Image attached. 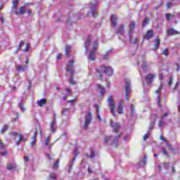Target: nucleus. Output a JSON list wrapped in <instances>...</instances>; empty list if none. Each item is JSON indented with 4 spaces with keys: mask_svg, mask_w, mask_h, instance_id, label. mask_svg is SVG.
Wrapping results in <instances>:
<instances>
[{
    "mask_svg": "<svg viewBox=\"0 0 180 180\" xmlns=\"http://www.w3.org/2000/svg\"><path fill=\"white\" fill-rule=\"evenodd\" d=\"M122 136H123V132H121L120 134L115 136L113 140H112V136H105L103 142L105 144H109L110 143V146H112L115 148H117V147H119V141L122 138Z\"/></svg>",
    "mask_w": 180,
    "mask_h": 180,
    "instance_id": "1",
    "label": "nucleus"
},
{
    "mask_svg": "<svg viewBox=\"0 0 180 180\" xmlns=\"http://www.w3.org/2000/svg\"><path fill=\"white\" fill-rule=\"evenodd\" d=\"M108 105L111 109V113L113 116H116V105H115V101H113V96H109L108 98Z\"/></svg>",
    "mask_w": 180,
    "mask_h": 180,
    "instance_id": "2",
    "label": "nucleus"
},
{
    "mask_svg": "<svg viewBox=\"0 0 180 180\" xmlns=\"http://www.w3.org/2000/svg\"><path fill=\"white\" fill-rule=\"evenodd\" d=\"M125 99L126 101H130V97L129 96L131 94V90L130 89V80H125Z\"/></svg>",
    "mask_w": 180,
    "mask_h": 180,
    "instance_id": "3",
    "label": "nucleus"
},
{
    "mask_svg": "<svg viewBox=\"0 0 180 180\" xmlns=\"http://www.w3.org/2000/svg\"><path fill=\"white\" fill-rule=\"evenodd\" d=\"M92 116H94L92 112H89L88 117H86V119H85V122L84 125V130H88V126H89V124H91V122H92Z\"/></svg>",
    "mask_w": 180,
    "mask_h": 180,
    "instance_id": "4",
    "label": "nucleus"
},
{
    "mask_svg": "<svg viewBox=\"0 0 180 180\" xmlns=\"http://www.w3.org/2000/svg\"><path fill=\"white\" fill-rule=\"evenodd\" d=\"M101 68H103L104 74H106L108 77H112L113 75V69H112V67L103 65Z\"/></svg>",
    "mask_w": 180,
    "mask_h": 180,
    "instance_id": "5",
    "label": "nucleus"
},
{
    "mask_svg": "<svg viewBox=\"0 0 180 180\" xmlns=\"http://www.w3.org/2000/svg\"><path fill=\"white\" fill-rule=\"evenodd\" d=\"M110 126L112 127V129H113V133H119L121 127L119 122H113V121H111Z\"/></svg>",
    "mask_w": 180,
    "mask_h": 180,
    "instance_id": "6",
    "label": "nucleus"
},
{
    "mask_svg": "<svg viewBox=\"0 0 180 180\" xmlns=\"http://www.w3.org/2000/svg\"><path fill=\"white\" fill-rule=\"evenodd\" d=\"M155 78V75L149 73L145 77V79L147 82V85H150L153 84V81H154V79Z\"/></svg>",
    "mask_w": 180,
    "mask_h": 180,
    "instance_id": "7",
    "label": "nucleus"
},
{
    "mask_svg": "<svg viewBox=\"0 0 180 180\" xmlns=\"http://www.w3.org/2000/svg\"><path fill=\"white\" fill-rule=\"evenodd\" d=\"M154 36V31L153 30H149L147 31L145 35H143L144 40H150V39H153Z\"/></svg>",
    "mask_w": 180,
    "mask_h": 180,
    "instance_id": "8",
    "label": "nucleus"
},
{
    "mask_svg": "<svg viewBox=\"0 0 180 180\" xmlns=\"http://www.w3.org/2000/svg\"><path fill=\"white\" fill-rule=\"evenodd\" d=\"M135 28H136V21L131 20L129 23V29L128 31L129 36L133 35V32H134Z\"/></svg>",
    "mask_w": 180,
    "mask_h": 180,
    "instance_id": "9",
    "label": "nucleus"
},
{
    "mask_svg": "<svg viewBox=\"0 0 180 180\" xmlns=\"http://www.w3.org/2000/svg\"><path fill=\"white\" fill-rule=\"evenodd\" d=\"M115 34L123 36V34H124V25H120L115 31Z\"/></svg>",
    "mask_w": 180,
    "mask_h": 180,
    "instance_id": "10",
    "label": "nucleus"
},
{
    "mask_svg": "<svg viewBox=\"0 0 180 180\" xmlns=\"http://www.w3.org/2000/svg\"><path fill=\"white\" fill-rule=\"evenodd\" d=\"M155 94H158L157 102L159 108H162V104L161 103V91L158 89L155 90Z\"/></svg>",
    "mask_w": 180,
    "mask_h": 180,
    "instance_id": "11",
    "label": "nucleus"
},
{
    "mask_svg": "<svg viewBox=\"0 0 180 180\" xmlns=\"http://www.w3.org/2000/svg\"><path fill=\"white\" fill-rule=\"evenodd\" d=\"M111 24L112 25L113 27H116L117 26V15L112 14L111 15Z\"/></svg>",
    "mask_w": 180,
    "mask_h": 180,
    "instance_id": "12",
    "label": "nucleus"
},
{
    "mask_svg": "<svg viewBox=\"0 0 180 180\" xmlns=\"http://www.w3.org/2000/svg\"><path fill=\"white\" fill-rule=\"evenodd\" d=\"M124 109V105H123V101L121 100L120 102H119V104H118V109H117V113L119 115H123V110Z\"/></svg>",
    "mask_w": 180,
    "mask_h": 180,
    "instance_id": "13",
    "label": "nucleus"
},
{
    "mask_svg": "<svg viewBox=\"0 0 180 180\" xmlns=\"http://www.w3.org/2000/svg\"><path fill=\"white\" fill-rule=\"evenodd\" d=\"M50 128L52 133H56V131H57V129L56 128V115H54L53 120L50 124Z\"/></svg>",
    "mask_w": 180,
    "mask_h": 180,
    "instance_id": "14",
    "label": "nucleus"
},
{
    "mask_svg": "<svg viewBox=\"0 0 180 180\" xmlns=\"http://www.w3.org/2000/svg\"><path fill=\"white\" fill-rule=\"evenodd\" d=\"M139 39L135 38L133 41V35H129V44H133L134 46H136V47L139 46Z\"/></svg>",
    "mask_w": 180,
    "mask_h": 180,
    "instance_id": "15",
    "label": "nucleus"
},
{
    "mask_svg": "<svg viewBox=\"0 0 180 180\" xmlns=\"http://www.w3.org/2000/svg\"><path fill=\"white\" fill-rule=\"evenodd\" d=\"M169 165H170L169 162H165V163H162V165H160L158 166L160 172H161V171H162V167L165 169H169Z\"/></svg>",
    "mask_w": 180,
    "mask_h": 180,
    "instance_id": "16",
    "label": "nucleus"
},
{
    "mask_svg": "<svg viewBox=\"0 0 180 180\" xmlns=\"http://www.w3.org/2000/svg\"><path fill=\"white\" fill-rule=\"evenodd\" d=\"M180 32L179 31H176L175 30H174L173 28L169 29L167 31V36H174L175 34H179Z\"/></svg>",
    "mask_w": 180,
    "mask_h": 180,
    "instance_id": "17",
    "label": "nucleus"
},
{
    "mask_svg": "<svg viewBox=\"0 0 180 180\" xmlns=\"http://www.w3.org/2000/svg\"><path fill=\"white\" fill-rule=\"evenodd\" d=\"M89 150H90V153H91V155H89V154L86 153V157L87 158H91V159L95 158V157L96 156V153L95 152V150H94V148H90Z\"/></svg>",
    "mask_w": 180,
    "mask_h": 180,
    "instance_id": "18",
    "label": "nucleus"
},
{
    "mask_svg": "<svg viewBox=\"0 0 180 180\" xmlns=\"http://www.w3.org/2000/svg\"><path fill=\"white\" fill-rule=\"evenodd\" d=\"M97 88H98V89H99L101 91H100L101 97L103 98V96H105V87H103V86L101 85L100 84H98Z\"/></svg>",
    "mask_w": 180,
    "mask_h": 180,
    "instance_id": "19",
    "label": "nucleus"
},
{
    "mask_svg": "<svg viewBox=\"0 0 180 180\" xmlns=\"http://www.w3.org/2000/svg\"><path fill=\"white\" fill-rule=\"evenodd\" d=\"M74 63H75L74 60L69 61V64H68L66 67L67 72H70V71H71L72 68H74Z\"/></svg>",
    "mask_w": 180,
    "mask_h": 180,
    "instance_id": "20",
    "label": "nucleus"
},
{
    "mask_svg": "<svg viewBox=\"0 0 180 180\" xmlns=\"http://www.w3.org/2000/svg\"><path fill=\"white\" fill-rule=\"evenodd\" d=\"M37 105L40 107V108H43V106H44V105L47 104V100L46 98H42L41 100H37Z\"/></svg>",
    "mask_w": 180,
    "mask_h": 180,
    "instance_id": "21",
    "label": "nucleus"
},
{
    "mask_svg": "<svg viewBox=\"0 0 180 180\" xmlns=\"http://www.w3.org/2000/svg\"><path fill=\"white\" fill-rule=\"evenodd\" d=\"M71 51V46L70 45H66L65 46V55L68 58H70V53Z\"/></svg>",
    "mask_w": 180,
    "mask_h": 180,
    "instance_id": "22",
    "label": "nucleus"
},
{
    "mask_svg": "<svg viewBox=\"0 0 180 180\" xmlns=\"http://www.w3.org/2000/svg\"><path fill=\"white\" fill-rule=\"evenodd\" d=\"M15 15H24L25 13V6H22L20 8V11L18 12V11L15 10Z\"/></svg>",
    "mask_w": 180,
    "mask_h": 180,
    "instance_id": "23",
    "label": "nucleus"
},
{
    "mask_svg": "<svg viewBox=\"0 0 180 180\" xmlns=\"http://www.w3.org/2000/svg\"><path fill=\"white\" fill-rule=\"evenodd\" d=\"M89 60H91V61L95 60V58H96L95 51H91L90 52L89 56Z\"/></svg>",
    "mask_w": 180,
    "mask_h": 180,
    "instance_id": "24",
    "label": "nucleus"
},
{
    "mask_svg": "<svg viewBox=\"0 0 180 180\" xmlns=\"http://www.w3.org/2000/svg\"><path fill=\"white\" fill-rule=\"evenodd\" d=\"M12 8H14L15 11H18V5H19V0H13Z\"/></svg>",
    "mask_w": 180,
    "mask_h": 180,
    "instance_id": "25",
    "label": "nucleus"
},
{
    "mask_svg": "<svg viewBox=\"0 0 180 180\" xmlns=\"http://www.w3.org/2000/svg\"><path fill=\"white\" fill-rule=\"evenodd\" d=\"M94 108H96V109L97 117H98V120L101 122V120H102V118L101 117V115H99L100 107L98 104H94Z\"/></svg>",
    "mask_w": 180,
    "mask_h": 180,
    "instance_id": "26",
    "label": "nucleus"
},
{
    "mask_svg": "<svg viewBox=\"0 0 180 180\" xmlns=\"http://www.w3.org/2000/svg\"><path fill=\"white\" fill-rule=\"evenodd\" d=\"M18 108L21 109L22 112H26V108H25V103H23V101L20 102Z\"/></svg>",
    "mask_w": 180,
    "mask_h": 180,
    "instance_id": "27",
    "label": "nucleus"
},
{
    "mask_svg": "<svg viewBox=\"0 0 180 180\" xmlns=\"http://www.w3.org/2000/svg\"><path fill=\"white\" fill-rule=\"evenodd\" d=\"M166 16V19L169 22L171 20V18H175V15L169 13H167L165 14Z\"/></svg>",
    "mask_w": 180,
    "mask_h": 180,
    "instance_id": "28",
    "label": "nucleus"
},
{
    "mask_svg": "<svg viewBox=\"0 0 180 180\" xmlns=\"http://www.w3.org/2000/svg\"><path fill=\"white\" fill-rule=\"evenodd\" d=\"M74 161H75V158H73V159L71 160L70 164L69 165V169L68 172H71L72 169V167H74Z\"/></svg>",
    "mask_w": 180,
    "mask_h": 180,
    "instance_id": "29",
    "label": "nucleus"
},
{
    "mask_svg": "<svg viewBox=\"0 0 180 180\" xmlns=\"http://www.w3.org/2000/svg\"><path fill=\"white\" fill-rule=\"evenodd\" d=\"M59 164H60V159H57L56 162L53 165V169H58Z\"/></svg>",
    "mask_w": 180,
    "mask_h": 180,
    "instance_id": "30",
    "label": "nucleus"
},
{
    "mask_svg": "<svg viewBox=\"0 0 180 180\" xmlns=\"http://www.w3.org/2000/svg\"><path fill=\"white\" fill-rule=\"evenodd\" d=\"M155 41L156 43L155 44V50H158V47H160V43H161V40L160 39V38H158Z\"/></svg>",
    "mask_w": 180,
    "mask_h": 180,
    "instance_id": "31",
    "label": "nucleus"
},
{
    "mask_svg": "<svg viewBox=\"0 0 180 180\" xmlns=\"http://www.w3.org/2000/svg\"><path fill=\"white\" fill-rule=\"evenodd\" d=\"M148 22H150V19H148V18H146L142 23L143 27H146V26L148 25Z\"/></svg>",
    "mask_w": 180,
    "mask_h": 180,
    "instance_id": "32",
    "label": "nucleus"
},
{
    "mask_svg": "<svg viewBox=\"0 0 180 180\" xmlns=\"http://www.w3.org/2000/svg\"><path fill=\"white\" fill-rule=\"evenodd\" d=\"M98 46H99L98 40L94 41L93 46H92L93 50H96V49H98Z\"/></svg>",
    "mask_w": 180,
    "mask_h": 180,
    "instance_id": "33",
    "label": "nucleus"
},
{
    "mask_svg": "<svg viewBox=\"0 0 180 180\" xmlns=\"http://www.w3.org/2000/svg\"><path fill=\"white\" fill-rule=\"evenodd\" d=\"M25 67H23L22 65H18L16 67L17 71H22V72H25Z\"/></svg>",
    "mask_w": 180,
    "mask_h": 180,
    "instance_id": "34",
    "label": "nucleus"
},
{
    "mask_svg": "<svg viewBox=\"0 0 180 180\" xmlns=\"http://www.w3.org/2000/svg\"><path fill=\"white\" fill-rule=\"evenodd\" d=\"M96 72L98 74L99 79H102L103 78V76L102 75V72H101V70L96 68Z\"/></svg>",
    "mask_w": 180,
    "mask_h": 180,
    "instance_id": "35",
    "label": "nucleus"
},
{
    "mask_svg": "<svg viewBox=\"0 0 180 180\" xmlns=\"http://www.w3.org/2000/svg\"><path fill=\"white\" fill-rule=\"evenodd\" d=\"M8 131V124H5L1 129V134H4V133H5V131Z\"/></svg>",
    "mask_w": 180,
    "mask_h": 180,
    "instance_id": "36",
    "label": "nucleus"
},
{
    "mask_svg": "<svg viewBox=\"0 0 180 180\" xmlns=\"http://www.w3.org/2000/svg\"><path fill=\"white\" fill-rule=\"evenodd\" d=\"M150 124L149 130L151 131L153 129H154V126H155V120H154L153 122H150Z\"/></svg>",
    "mask_w": 180,
    "mask_h": 180,
    "instance_id": "37",
    "label": "nucleus"
},
{
    "mask_svg": "<svg viewBox=\"0 0 180 180\" xmlns=\"http://www.w3.org/2000/svg\"><path fill=\"white\" fill-rule=\"evenodd\" d=\"M49 178L51 179H57V175L54 172L50 173Z\"/></svg>",
    "mask_w": 180,
    "mask_h": 180,
    "instance_id": "38",
    "label": "nucleus"
},
{
    "mask_svg": "<svg viewBox=\"0 0 180 180\" xmlns=\"http://www.w3.org/2000/svg\"><path fill=\"white\" fill-rule=\"evenodd\" d=\"M91 15L94 18H96L98 16V12H96V10H95V8L91 9Z\"/></svg>",
    "mask_w": 180,
    "mask_h": 180,
    "instance_id": "39",
    "label": "nucleus"
},
{
    "mask_svg": "<svg viewBox=\"0 0 180 180\" xmlns=\"http://www.w3.org/2000/svg\"><path fill=\"white\" fill-rule=\"evenodd\" d=\"M162 54H163V56H166V57L169 56V50H168V48H165V49H164V51H163V52H162Z\"/></svg>",
    "mask_w": 180,
    "mask_h": 180,
    "instance_id": "40",
    "label": "nucleus"
},
{
    "mask_svg": "<svg viewBox=\"0 0 180 180\" xmlns=\"http://www.w3.org/2000/svg\"><path fill=\"white\" fill-rule=\"evenodd\" d=\"M14 168H15V166L12 163L7 165V169L8 171H12V169Z\"/></svg>",
    "mask_w": 180,
    "mask_h": 180,
    "instance_id": "41",
    "label": "nucleus"
},
{
    "mask_svg": "<svg viewBox=\"0 0 180 180\" xmlns=\"http://www.w3.org/2000/svg\"><path fill=\"white\" fill-rule=\"evenodd\" d=\"M147 64L144 63L142 65V70H143V72H147Z\"/></svg>",
    "mask_w": 180,
    "mask_h": 180,
    "instance_id": "42",
    "label": "nucleus"
},
{
    "mask_svg": "<svg viewBox=\"0 0 180 180\" xmlns=\"http://www.w3.org/2000/svg\"><path fill=\"white\" fill-rule=\"evenodd\" d=\"M68 110H71V108H65V109H63V111H62V115H63L64 116H66Z\"/></svg>",
    "mask_w": 180,
    "mask_h": 180,
    "instance_id": "43",
    "label": "nucleus"
},
{
    "mask_svg": "<svg viewBox=\"0 0 180 180\" xmlns=\"http://www.w3.org/2000/svg\"><path fill=\"white\" fill-rule=\"evenodd\" d=\"M162 152L163 153V154H165V155H167V157H169V154H168V151H167V149H165V148H162Z\"/></svg>",
    "mask_w": 180,
    "mask_h": 180,
    "instance_id": "44",
    "label": "nucleus"
},
{
    "mask_svg": "<svg viewBox=\"0 0 180 180\" xmlns=\"http://www.w3.org/2000/svg\"><path fill=\"white\" fill-rule=\"evenodd\" d=\"M148 137H150V132H147L146 134H145L143 137V141H146V140H147V139H148Z\"/></svg>",
    "mask_w": 180,
    "mask_h": 180,
    "instance_id": "45",
    "label": "nucleus"
},
{
    "mask_svg": "<svg viewBox=\"0 0 180 180\" xmlns=\"http://www.w3.org/2000/svg\"><path fill=\"white\" fill-rule=\"evenodd\" d=\"M25 44V41H20L18 44V47L17 48V50H20L22 49V45Z\"/></svg>",
    "mask_w": 180,
    "mask_h": 180,
    "instance_id": "46",
    "label": "nucleus"
},
{
    "mask_svg": "<svg viewBox=\"0 0 180 180\" xmlns=\"http://www.w3.org/2000/svg\"><path fill=\"white\" fill-rule=\"evenodd\" d=\"M91 46V43L90 42H87L86 41L85 44H84V47L86 49V51H88V47Z\"/></svg>",
    "mask_w": 180,
    "mask_h": 180,
    "instance_id": "47",
    "label": "nucleus"
},
{
    "mask_svg": "<svg viewBox=\"0 0 180 180\" xmlns=\"http://www.w3.org/2000/svg\"><path fill=\"white\" fill-rule=\"evenodd\" d=\"M10 136H13L14 137H18V136H19V134H18V132L14 131V132H11Z\"/></svg>",
    "mask_w": 180,
    "mask_h": 180,
    "instance_id": "48",
    "label": "nucleus"
},
{
    "mask_svg": "<svg viewBox=\"0 0 180 180\" xmlns=\"http://www.w3.org/2000/svg\"><path fill=\"white\" fill-rule=\"evenodd\" d=\"M74 154H75L74 158H77V156L78 155V154H79V152H78V148H75V150L74 151Z\"/></svg>",
    "mask_w": 180,
    "mask_h": 180,
    "instance_id": "49",
    "label": "nucleus"
},
{
    "mask_svg": "<svg viewBox=\"0 0 180 180\" xmlns=\"http://www.w3.org/2000/svg\"><path fill=\"white\" fill-rule=\"evenodd\" d=\"M70 82L72 85H75L76 84L75 80H74V77H70Z\"/></svg>",
    "mask_w": 180,
    "mask_h": 180,
    "instance_id": "50",
    "label": "nucleus"
},
{
    "mask_svg": "<svg viewBox=\"0 0 180 180\" xmlns=\"http://www.w3.org/2000/svg\"><path fill=\"white\" fill-rule=\"evenodd\" d=\"M92 40V36L91 35H88L86 41L89 43H91V41Z\"/></svg>",
    "mask_w": 180,
    "mask_h": 180,
    "instance_id": "51",
    "label": "nucleus"
},
{
    "mask_svg": "<svg viewBox=\"0 0 180 180\" xmlns=\"http://www.w3.org/2000/svg\"><path fill=\"white\" fill-rule=\"evenodd\" d=\"M92 40V36L91 35H88L86 41L89 43H91V41Z\"/></svg>",
    "mask_w": 180,
    "mask_h": 180,
    "instance_id": "52",
    "label": "nucleus"
},
{
    "mask_svg": "<svg viewBox=\"0 0 180 180\" xmlns=\"http://www.w3.org/2000/svg\"><path fill=\"white\" fill-rule=\"evenodd\" d=\"M0 148L1 150H4L5 146H4V143H2V140L0 139Z\"/></svg>",
    "mask_w": 180,
    "mask_h": 180,
    "instance_id": "53",
    "label": "nucleus"
},
{
    "mask_svg": "<svg viewBox=\"0 0 180 180\" xmlns=\"http://www.w3.org/2000/svg\"><path fill=\"white\" fill-rule=\"evenodd\" d=\"M164 124H165V122H164V121H161V120L159 121V124H158L159 127H162Z\"/></svg>",
    "mask_w": 180,
    "mask_h": 180,
    "instance_id": "54",
    "label": "nucleus"
},
{
    "mask_svg": "<svg viewBox=\"0 0 180 180\" xmlns=\"http://www.w3.org/2000/svg\"><path fill=\"white\" fill-rule=\"evenodd\" d=\"M37 137V129H35V131L33 135V140H36V138Z\"/></svg>",
    "mask_w": 180,
    "mask_h": 180,
    "instance_id": "55",
    "label": "nucleus"
},
{
    "mask_svg": "<svg viewBox=\"0 0 180 180\" xmlns=\"http://www.w3.org/2000/svg\"><path fill=\"white\" fill-rule=\"evenodd\" d=\"M173 81H174V79H173L172 77H171L169 80V86H171L172 85Z\"/></svg>",
    "mask_w": 180,
    "mask_h": 180,
    "instance_id": "56",
    "label": "nucleus"
},
{
    "mask_svg": "<svg viewBox=\"0 0 180 180\" xmlns=\"http://www.w3.org/2000/svg\"><path fill=\"white\" fill-rule=\"evenodd\" d=\"M18 137H19L18 140H20V141H26V140H25V139H23V136H22L21 134H19V135H18Z\"/></svg>",
    "mask_w": 180,
    "mask_h": 180,
    "instance_id": "57",
    "label": "nucleus"
},
{
    "mask_svg": "<svg viewBox=\"0 0 180 180\" xmlns=\"http://www.w3.org/2000/svg\"><path fill=\"white\" fill-rule=\"evenodd\" d=\"M24 161L25 162H29V161H30V159L28 156H24Z\"/></svg>",
    "mask_w": 180,
    "mask_h": 180,
    "instance_id": "58",
    "label": "nucleus"
},
{
    "mask_svg": "<svg viewBox=\"0 0 180 180\" xmlns=\"http://www.w3.org/2000/svg\"><path fill=\"white\" fill-rule=\"evenodd\" d=\"M75 75V72L74 70H70V78H74V75Z\"/></svg>",
    "mask_w": 180,
    "mask_h": 180,
    "instance_id": "59",
    "label": "nucleus"
},
{
    "mask_svg": "<svg viewBox=\"0 0 180 180\" xmlns=\"http://www.w3.org/2000/svg\"><path fill=\"white\" fill-rule=\"evenodd\" d=\"M131 112L133 115L134 113V105L131 104Z\"/></svg>",
    "mask_w": 180,
    "mask_h": 180,
    "instance_id": "60",
    "label": "nucleus"
},
{
    "mask_svg": "<svg viewBox=\"0 0 180 180\" xmlns=\"http://www.w3.org/2000/svg\"><path fill=\"white\" fill-rule=\"evenodd\" d=\"M49 143H50V138H46L45 139V146H49Z\"/></svg>",
    "mask_w": 180,
    "mask_h": 180,
    "instance_id": "61",
    "label": "nucleus"
},
{
    "mask_svg": "<svg viewBox=\"0 0 180 180\" xmlns=\"http://www.w3.org/2000/svg\"><path fill=\"white\" fill-rule=\"evenodd\" d=\"M29 47H30V44H27L26 46H25V48L24 49V51H29Z\"/></svg>",
    "mask_w": 180,
    "mask_h": 180,
    "instance_id": "62",
    "label": "nucleus"
},
{
    "mask_svg": "<svg viewBox=\"0 0 180 180\" xmlns=\"http://www.w3.org/2000/svg\"><path fill=\"white\" fill-rule=\"evenodd\" d=\"M108 56L109 55H108V53L103 55V60H108Z\"/></svg>",
    "mask_w": 180,
    "mask_h": 180,
    "instance_id": "63",
    "label": "nucleus"
},
{
    "mask_svg": "<svg viewBox=\"0 0 180 180\" xmlns=\"http://www.w3.org/2000/svg\"><path fill=\"white\" fill-rule=\"evenodd\" d=\"M62 57H63V54L58 53V55H57V60H61Z\"/></svg>",
    "mask_w": 180,
    "mask_h": 180,
    "instance_id": "64",
    "label": "nucleus"
}]
</instances>
